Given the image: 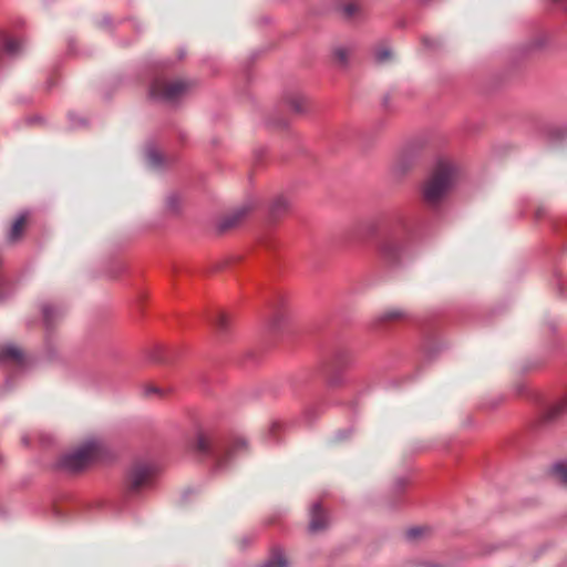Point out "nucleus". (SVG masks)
Wrapping results in <instances>:
<instances>
[{"label":"nucleus","mask_w":567,"mask_h":567,"mask_svg":"<svg viewBox=\"0 0 567 567\" xmlns=\"http://www.w3.org/2000/svg\"><path fill=\"white\" fill-rule=\"evenodd\" d=\"M186 452L213 470L221 471L247 452V444L244 440L229 441L213 432L198 431L187 441Z\"/></svg>","instance_id":"obj_1"},{"label":"nucleus","mask_w":567,"mask_h":567,"mask_svg":"<svg viewBox=\"0 0 567 567\" xmlns=\"http://www.w3.org/2000/svg\"><path fill=\"white\" fill-rule=\"evenodd\" d=\"M455 177V165L447 159L439 161L423 185V198L426 204L437 205L452 188Z\"/></svg>","instance_id":"obj_2"},{"label":"nucleus","mask_w":567,"mask_h":567,"mask_svg":"<svg viewBox=\"0 0 567 567\" xmlns=\"http://www.w3.org/2000/svg\"><path fill=\"white\" fill-rule=\"evenodd\" d=\"M101 451L102 443L100 441L89 440L76 451L65 454L60 461V466L70 472L80 471L99 457Z\"/></svg>","instance_id":"obj_3"},{"label":"nucleus","mask_w":567,"mask_h":567,"mask_svg":"<svg viewBox=\"0 0 567 567\" xmlns=\"http://www.w3.org/2000/svg\"><path fill=\"white\" fill-rule=\"evenodd\" d=\"M155 471V466L147 462L133 464L126 474L125 482L127 489L133 494H137L151 487Z\"/></svg>","instance_id":"obj_4"},{"label":"nucleus","mask_w":567,"mask_h":567,"mask_svg":"<svg viewBox=\"0 0 567 567\" xmlns=\"http://www.w3.org/2000/svg\"><path fill=\"white\" fill-rule=\"evenodd\" d=\"M150 97L157 102H172L177 97V82L175 79H167L166 74L158 72L151 85Z\"/></svg>","instance_id":"obj_5"},{"label":"nucleus","mask_w":567,"mask_h":567,"mask_svg":"<svg viewBox=\"0 0 567 567\" xmlns=\"http://www.w3.org/2000/svg\"><path fill=\"white\" fill-rule=\"evenodd\" d=\"M403 250V243L395 237H386L382 239L378 245L379 256L386 264H395L399 261L401 252Z\"/></svg>","instance_id":"obj_6"},{"label":"nucleus","mask_w":567,"mask_h":567,"mask_svg":"<svg viewBox=\"0 0 567 567\" xmlns=\"http://www.w3.org/2000/svg\"><path fill=\"white\" fill-rule=\"evenodd\" d=\"M252 210V204H243L228 214L224 215L218 221L220 231H226L240 225Z\"/></svg>","instance_id":"obj_7"},{"label":"nucleus","mask_w":567,"mask_h":567,"mask_svg":"<svg viewBox=\"0 0 567 567\" xmlns=\"http://www.w3.org/2000/svg\"><path fill=\"white\" fill-rule=\"evenodd\" d=\"M409 318V311L402 307H389L374 318V326L381 327L389 323L401 322Z\"/></svg>","instance_id":"obj_8"},{"label":"nucleus","mask_w":567,"mask_h":567,"mask_svg":"<svg viewBox=\"0 0 567 567\" xmlns=\"http://www.w3.org/2000/svg\"><path fill=\"white\" fill-rule=\"evenodd\" d=\"M215 334L219 340H225L231 331L233 322L228 313L219 311L212 319Z\"/></svg>","instance_id":"obj_9"},{"label":"nucleus","mask_w":567,"mask_h":567,"mask_svg":"<svg viewBox=\"0 0 567 567\" xmlns=\"http://www.w3.org/2000/svg\"><path fill=\"white\" fill-rule=\"evenodd\" d=\"M291 206L290 199L285 195L276 196L269 205V215L272 220H277L285 216Z\"/></svg>","instance_id":"obj_10"},{"label":"nucleus","mask_w":567,"mask_h":567,"mask_svg":"<svg viewBox=\"0 0 567 567\" xmlns=\"http://www.w3.org/2000/svg\"><path fill=\"white\" fill-rule=\"evenodd\" d=\"M327 527V516L319 504L313 505L310 514L309 530L319 533Z\"/></svg>","instance_id":"obj_11"},{"label":"nucleus","mask_w":567,"mask_h":567,"mask_svg":"<svg viewBox=\"0 0 567 567\" xmlns=\"http://www.w3.org/2000/svg\"><path fill=\"white\" fill-rule=\"evenodd\" d=\"M334 8L348 19L355 17L360 11L359 4L354 0H336Z\"/></svg>","instance_id":"obj_12"},{"label":"nucleus","mask_w":567,"mask_h":567,"mask_svg":"<svg viewBox=\"0 0 567 567\" xmlns=\"http://www.w3.org/2000/svg\"><path fill=\"white\" fill-rule=\"evenodd\" d=\"M353 49L352 47L347 45H338L333 49L332 55L333 61L340 66L348 65L350 58L352 55Z\"/></svg>","instance_id":"obj_13"},{"label":"nucleus","mask_w":567,"mask_h":567,"mask_svg":"<svg viewBox=\"0 0 567 567\" xmlns=\"http://www.w3.org/2000/svg\"><path fill=\"white\" fill-rule=\"evenodd\" d=\"M286 104L295 113H301L306 109L307 100L298 93H289L286 96Z\"/></svg>","instance_id":"obj_14"},{"label":"nucleus","mask_w":567,"mask_h":567,"mask_svg":"<svg viewBox=\"0 0 567 567\" xmlns=\"http://www.w3.org/2000/svg\"><path fill=\"white\" fill-rule=\"evenodd\" d=\"M1 43L3 45V50L9 55H16L22 49L23 42L19 39L10 38L7 35H2Z\"/></svg>","instance_id":"obj_15"},{"label":"nucleus","mask_w":567,"mask_h":567,"mask_svg":"<svg viewBox=\"0 0 567 567\" xmlns=\"http://www.w3.org/2000/svg\"><path fill=\"white\" fill-rule=\"evenodd\" d=\"M146 159L151 167L158 168L165 162V156L162 151L156 147H148L146 151Z\"/></svg>","instance_id":"obj_16"},{"label":"nucleus","mask_w":567,"mask_h":567,"mask_svg":"<svg viewBox=\"0 0 567 567\" xmlns=\"http://www.w3.org/2000/svg\"><path fill=\"white\" fill-rule=\"evenodd\" d=\"M27 218H28V215L25 213L20 214L17 217V219L14 220V223L9 231V235H8V239L10 241H16L20 238L22 230H23V226L27 221Z\"/></svg>","instance_id":"obj_17"},{"label":"nucleus","mask_w":567,"mask_h":567,"mask_svg":"<svg viewBox=\"0 0 567 567\" xmlns=\"http://www.w3.org/2000/svg\"><path fill=\"white\" fill-rule=\"evenodd\" d=\"M373 55H374V60L379 64L389 63V62L393 61V59H394L393 52L386 45H379V47H377L374 49Z\"/></svg>","instance_id":"obj_18"},{"label":"nucleus","mask_w":567,"mask_h":567,"mask_svg":"<svg viewBox=\"0 0 567 567\" xmlns=\"http://www.w3.org/2000/svg\"><path fill=\"white\" fill-rule=\"evenodd\" d=\"M1 355L3 359L13 360L17 363L23 362V352L21 351L20 348H18L17 346H13V344H8V346L3 347L2 351H1Z\"/></svg>","instance_id":"obj_19"},{"label":"nucleus","mask_w":567,"mask_h":567,"mask_svg":"<svg viewBox=\"0 0 567 567\" xmlns=\"http://www.w3.org/2000/svg\"><path fill=\"white\" fill-rule=\"evenodd\" d=\"M564 413H567V395L549 408L547 419L554 420Z\"/></svg>","instance_id":"obj_20"},{"label":"nucleus","mask_w":567,"mask_h":567,"mask_svg":"<svg viewBox=\"0 0 567 567\" xmlns=\"http://www.w3.org/2000/svg\"><path fill=\"white\" fill-rule=\"evenodd\" d=\"M288 565V560L284 553L275 551L270 558L262 564L261 567H286Z\"/></svg>","instance_id":"obj_21"},{"label":"nucleus","mask_w":567,"mask_h":567,"mask_svg":"<svg viewBox=\"0 0 567 567\" xmlns=\"http://www.w3.org/2000/svg\"><path fill=\"white\" fill-rule=\"evenodd\" d=\"M42 313H43L44 321L48 324L51 323L55 317H60L61 316L60 309H58L54 306H49V305L44 306L42 308Z\"/></svg>","instance_id":"obj_22"},{"label":"nucleus","mask_w":567,"mask_h":567,"mask_svg":"<svg viewBox=\"0 0 567 567\" xmlns=\"http://www.w3.org/2000/svg\"><path fill=\"white\" fill-rule=\"evenodd\" d=\"M554 474L556 475L560 483L567 485V462L557 464L554 468Z\"/></svg>","instance_id":"obj_23"},{"label":"nucleus","mask_w":567,"mask_h":567,"mask_svg":"<svg viewBox=\"0 0 567 567\" xmlns=\"http://www.w3.org/2000/svg\"><path fill=\"white\" fill-rule=\"evenodd\" d=\"M195 85H196V83L193 80L179 76V83H178V86H179V97L183 94H185L187 92H190L195 87Z\"/></svg>","instance_id":"obj_24"},{"label":"nucleus","mask_w":567,"mask_h":567,"mask_svg":"<svg viewBox=\"0 0 567 567\" xmlns=\"http://www.w3.org/2000/svg\"><path fill=\"white\" fill-rule=\"evenodd\" d=\"M165 207L168 212H172L173 214L177 210V197L174 194L167 197Z\"/></svg>","instance_id":"obj_25"},{"label":"nucleus","mask_w":567,"mask_h":567,"mask_svg":"<svg viewBox=\"0 0 567 567\" xmlns=\"http://www.w3.org/2000/svg\"><path fill=\"white\" fill-rule=\"evenodd\" d=\"M427 529L425 527H414L408 530V537L415 539L423 535Z\"/></svg>","instance_id":"obj_26"},{"label":"nucleus","mask_w":567,"mask_h":567,"mask_svg":"<svg viewBox=\"0 0 567 567\" xmlns=\"http://www.w3.org/2000/svg\"><path fill=\"white\" fill-rule=\"evenodd\" d=\"M158 393H161V390L155 385H147L144 388V394L146 396H150L152 394H158Z\"/></svg>","instance_id":"obj_27"}]
</instances>
